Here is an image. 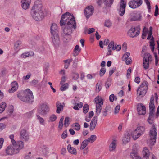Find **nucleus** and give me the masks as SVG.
Segmentation results:
<instances>
[{"label": "nucleus", "instance_id": "obj_18", "mask_svg": "<svg viewBox=\"0 0 159 159\" xmlns=\"http://www.w3.org/2000/svg\"><path fill=\"white\" fill-rule=\"evenodd\" d=\"M97 122V117L94 116L92 119L90 123V129L91 131L94 129L95 128Z\"/></svg>", "mask_w": 159, "mask_h": 159}, {"label": "nucleus", "instance_id": "obj_40", "mask_svg": "<svg viewBox=\"0 0 159 159\" xmlns=\"http://www.w3.org/2000/svg\"><path fill=\"white\" fill-rule=\"evenodd\" d=\"M72 127L74 129L77 131L79 130L80 129V125L78 123H75L73 124Z\"/></svg>", "mask_w": 159, "mask_h": 159}, {"label": "nucleus", "instance_id": "obj_57", "mask_svg": "<svg viewBox=\"0 0 159 159\" xmlns=\"http://www.w3.org/2000/svg\"><path fill=\"white\" fill-rule=\"evenodd\" d=\"M72 79L74 80H77L79 78V75L77 73H73L72 75Z\"/></svg>", "mask_w": 159, "mask_h": 159}, {"label": "nucleus", "instance_id": "obj_5", "mask_svg": "<svg viewBox=\"0 0 159 159\" xmlns=\"http://www.w3.org/2000/svg\"><path fill=\"white\" fill-rule=\"evenodd\" d=\"M96 104V112L99 115L101 112L102 106L103 105V100L102 97L99 96H97L95 98Z\"/></svg>", "mask_w": 159, "mask_h": 159}, {"label": "nucleus", "instance_id": "obj_14", "mask_svg": "<svg viewBox=\"0 0 159 159\" xmlns=\"http://www.w3.org/2000/svg\"><path fill=\"white\" fill-rule=\"evenodd\" d=\"M42 2L39 0L35 2V4L32 7V10L39 11L43 12L42 10Z\"/></svg>", "mask_w": 159, "mask_h": 159}, {"label": "nucleus", "instance_id": "obj_46", "mask_svg": "<svg viewBox=\"0 0 159 159\" xmlns=\"http://www.w3.org/2000/svg\"><path fill=\"white\" fill-rule=\"evenodd\" d=\"M37 119L39 121L40 123L42 125H44V119L39 115H36Z\"/></svg>", "mask_w": 159, "mask_h": 159}, {"label": "nucleus", "instance_id": "obj_51", "mask_svg": "<svg viewBox=\"0 0 159 159\" xmlns=\"http://www.w3.org/2000/svg\"><path fill=\"white\" fill-rule=\"evenodd\" d=\"M154 120V116H149V117L148 119V121L149 124H152Z\"/></svg>", "mask_w": 159, "mask_h": 159}, {"label": "nucleus", "instance_id": "obj_19", "mask_svg": "<svg viewBox=\"0 0 159 159\" xmlns=\"http://www.w3.org/2000/svg\"><path fill=\"white\" fill-rule=\"evenodd\" d=\"M117 145L116 140H114L110 144L109 147V150L110 152H114L116 149Z\"/></svg>", "mask_w": 159, "mask_h": 159}, {"label": "nucleus", "instance_id": "obj_32", "mask_svg": "<svg viewBox=\"0 0 159 159\" xmlns=\"http://www.w3.org/2000/svg\"><path fill=\"white\" fill-rule=\"evenodd\" d=\"M102 82L100 81H99L98 82L96 85L95 92L96 93H98L101 90Z\"/></svg>", "mask_w": 159, "mask_h": 159}, {"label": "nucleus", "instance_id": "obj_31", "mask_svg": "<svg viewBox=\"0 0 159 159\" xmlns=\"http://www.w3.org/2000/svg\"><path fill=\"white\" fill-rule=\"evenodd\" d=\"M14 84H15V85L12 86L11 88L9 90V93H13L17 89L18 87L17 83L16 82H15L12 83L11 85H13Z\"/></svg>", "mask_w": 159, "mask_h": 159}, {"label": "nucleus", "instance_id": "obj_43", "mask_svg": "<svg viewBox=\"0 0 159 159\" xmlns=\"http://www.w3.org/2000/svg\"><path fill=\"white\" fill-rule=\"evenodd\" d=\"M6 103L3 102L0 105V113H2L4 111L5 108L6 107Z\"/></svg>", "mask_w": 159, "mask_h": 159}, {"label": "nucleus", "instance_id": "obj_3", "mask_svg": "<svg viewBox=\"0 0 159 159\" xmlns=\"http://www.w3.org/2000/svg\"><path fill=\"white\" fill-rule=\"evenodd\" d=\"M17 97L21 101L26 102H32L34 98L32 91L28 89L23 93L18 94Z\"/></svg>", "mask_w": 159, "mask_h": 159}, {"label": "nucleus", "instance_id": "obj_8", "mask_svg": "<svg viewBox=\"0 0 159 159\" xmlns=\"http://www.w3.org/2000/svg\"><path fill=\"white\" fill-rule=\"evenodd\" d=\"M157 132L156 129L154 126H153L150 131V137L149 143L151 145H153L156 141Z\"/></svg>", "mask_w": 159, "mask_h": 159}, {"label": "nucleus", "instance_id": "obj_25", "mask_svg": "<svg viewBox=\"0 0 159 159\" xmlns=\"http://www.w3.org/2000/svg\"><path fill=\"white\" fill-rule=\"evenodd\" d=\"M56 112L59 114L61 111L63 110V106L61 103L60 102L58 101L56 102Z\"/></svg>", "mask_w": 159, "mask_h": 159}, {"label": "nucleus", "instance_id": "obj_60", "mask_svg": "<svg viewBox=\"0 0 159 159\" xmlns=\"http://www.w3.org/2000/svg\"><path fill=\"white\" fill-rule=\"evenodd\" d=\"M67 137V131L66 130L64 131L61 135V138L63 139L66 138Z\"/></svg>", "mask_w": 159, "mask_h": 159}, {"label": "nucleus", "instance_id": "obj_24", "mask_svg": "<svg viewBox=\"0 0 159 159\" xmlns=\"http://www.w3.org/2000/svg\"><path fill=\"white\" fill-rule=\"evenodd\" d=\"M130 139V134L129 133L125 134L123 138V142L125 144L129 142Z\"/></svg>", "mask_w": 159, "mask_h": 159}, {"label": "nucleus", "instance_id": "obj_6", "mask_svg": "<svg viewBox=\"0 0 159 159\" xmlns=\"http://www.w3.org/2000/svg\"><path fill=\"white\" fill-rule=\"evenodd\" d=\"M49 108L46 103H42L39 105L37 110L38 112L42 115H45L49 112Z\"/></svg>", "mask_w": 159, "mask_h": 159}, {"label": "nucleus", "instance_id": "obj_62", "mask_svg": "<svg viewBox=\"0 0 159 159\" xmlns=\"http://www.w3.org/2000/svg\"><path fill=\"white\" fill-rule=\"evenodd\" d=\"M21 43L20 41H17L16 42L14 45L15 47L16 48H17L20 45H21Z\"/></svg>", "mask_w": 159, "mask_h": 159}, {"label": "nucleus", "instance_id": "obj_44", "mask_svg": "<svg viewBox=\"0 0 159 159\" xmlns=\"http://www.w3.org/2000/svg\"><path fill=\"white\" fill-rule=\"evenodd\" d=\"M81 49L79 48V46L77 45L75 46L74 49L75 54L76 55H78L80 52Z\"/></svg>", "mask_w": 159, "mask_h": 159}, {"label": "nucleus", "instance_id": "obj_12", "mask_svg": "<svg viewBox=\"0 0 159 159\" xmlns=\"http://www.w3.org/2000/svg\"><path fill=\"white\" fill-rule=\"evenodd\" d=\"M94 8L91 6H88L84 10V13L87 18H89L93 13Z\"/></svg>", "mask_w": 159, "mask_h": 159}, {"label": "nucleus", "instance_id": "obj_47", "mask_svg": "<svg viewBox=\"0 0 159 159\" xmlns=\"http://www.w3.org/2000/svg\"><path fill=\"white\" fill-rule=\"evenodd\" d=\"M89 109V107L88 104H85L83 106V112L85 114L86 113L88 112Z\"/></svg>", "mask_w": 159, "mask_h": 159}, {"label": "nucleus", "instance_id": "obj_61", "mask_svg": "<svg viewBox=\"0 0 159 159\" xmlns=\"http://www.w3.org/2000/svg\"><path fill=\"white\" fill-rule=\"evenodd\" d=\"M95 74H88L87 75V77L88 79H91L93 78H94L95 77Z\"/></svg>", "mask_w": 159, "mask_h": 159}, {"label": "nucleus", "instance_id": "obj_20", "mask_svg": "<svg viewBox=\"0 0 159 159\" xmlns=\"http://www.w3.org/2000/svg\"><path fill=\"white\" fill-rule=\"evenodd\" d=\"M52 43L55 45H57L59 43V38L57 34H52Z\"/></svg>", "mask_w": 159, "mask_h": 159}, {"label": "nucleus", "instance_id": "obj_49", "mask_svg": "<svg viewBox=\"0 0 159 159\" xmlns=\"http://www.w3.org/2000/svg\"><path fill=\"white\" fill-rule=\"evenodd\" d=\"M109 100L111 102H112L114 100H116L117 98L116 96H115L114 94L111 95L109 97Z\"/></svg>", "mask_w": 159, "mask_h": 159}, {"label": "nucleus", "instance_id": "obj_30", "mask_svg": "<svg viewBox=\"0 0 159 159\" xmlns=\"http://www.w3.org/2000/svg\"><path fill=\"white\" fill-rule=\"evenodd\" d=\"M136 129V131H137L142 135L144 134L145 131V127L143 126H140L138 127Z\"/></svg>", "mask_w": 159, "mask_h": 159}, {"label": "nucleus", "instance_id": "obj_53", "mask_svg": "<svg viewBox=\"0 0 159 159\" xmlns=\"http://www.w3.org/2000/svg\"><path fill=\"white\" fill-rule=\"evenodd\" d=\"M130 53L129 52L125 53L123 56L122 58L123 61H125L127 58H129V57L130 56Z\"/></svg>", "mask_w": 159, "mask_h": 159}, {"label": "nucleus", "instance_id": "obj_23", "mask_svg": "<svg viewBox=\"0 0 159 159\" xmlns=\"http://www.w3.org/2000/svg\"><path fill=\"white\" fill-rule=\"evenodd\" d=\"M72 29H73V27L66 25L65 27L63 30V33L62 34H71L72 33Z\"/></svg>", "mask_w": 159, "mask_h": 159}, {"label": "nucleus", "instance_id": "obj_10", "mask_svg": "<svg viewBox=\"0 0 159 159\" xmlns=\"http://www.w3.org/2000/svg\"><path fill=\"white\" fill-rule=\"evenodd\" d=\"M151 61L152 56L150 54L148 53H145L143 61V64L145 69H147L149 67V62Z\"/></svg>", "mask_w": 159, "mask_h": 159}, {"label": "nucleus", "instance_id": "obj_27", "mask_svg": "<svg viewBox=\"0 0 159 159\" xmlns=\"http://www.w3.org/2000/svg\"><path fill=\"white\" fill-rule=\"evenodd\" d=\"M67 149L69 153L74 155L76 154V150L74 148L71 147L70 144H69L68 145Z\"/></svg>", "mask_w": 159, "mask_h": 159}, {"label": "nucleus", "instance_id": "obj_26", "mask_svg": "<svg viewBox=\"0 0 159 159\" xmlns=\"http://www.w3.org/2000/svg\"><path fill=\"white\" fill-rule=\"evenodd\" d=\"M63 40L64 42L66 43L68 42L71 39V34H62Z\"/></svg>", "mask_w": 159, "mask_h": 159}, {"label": "nucleus", "instance_id": "obj_16", "mask_svg": "<svg viewBox=\"0 0 159 159\" xmlns=\"http://www.w3.org/2000/svg\"><path fill=\"white\" fill-rule=\"evenodd\" d=\"M20 138L25 141H27L29 139V135L27 131L25 129H22L20 132Z\"/></svg>", "mask_w": 159, "mask_h": 159}, {"label": "nucleus", "instance_id": "obj_59", "mask_svg": "<svg viewBox=\"0 0 159 159\" xmlns=\"http://www.w3.org/2000/svg\"><path fill=\"white\" fill-rule=\"evenodd\" d=\"M120 109V105H117L115 108V111H114V113L115 114H117Z\"/></svg>", "mask_w": 159, "mask_h": 159}, {"label": "nucleus", "instance_id": "obj_29", "mask_svg": "<svg viewBox=\"0 0 159 159\" xmlns=\"http://www.w3.org/2000/svg\"><path fill=\"white\" fill-rule=\"evenodd\" d=\"M131 135L133 139L135 140L141 136L137 131H136V129L132 132Z\"/></svg>", "mask_w": 159, "mask_h": 159}, {"label": "nucleus", "instance_id": "obj_15", "mask_svg": "<svg viewBox=\"0 0 159 159\" xmlns=\"http://www.w3.org/2000/svg\"><path fill=\"white\" fill-rule=\"evenodd\" d=\"M126 5V2L125 1V0H121L119 11L120 12V15L121 16H123L125 13Z\"/></svg>", "mask_w": 159, "mask_h": 159}, {"label": "nucleus", "instance_id": "obj_1", "mask_svg": "<svg viewBox=\"0 0 159 159\" xmlns=\"http://www.w3.org/2000/svg\"><path fill=\"white\" fill-rule=\"evenodd\" d=\"M66 25L73 27L74 30L76 28V23L75 18L73 15L66 12L62 15L60 21V25Z\"/></svg>", "mask_w": 159, "mask_h": 159}, {"label": "nucleus", "instance_id": "obj_63", "mask_svg": "<svg viewBox=\"0 0 159 159\" xmlns=\"http://www.w3.org/2000/svg\"><path fill=\"white\" fill-rule=\"evenodd\" d=\"M131 68H129L127 70V75H126L127 77L128 78H129V76H130V75L131 73Z\"/></svg>", "mask_w": 159, "mask_h": 159}, {"label": "nucleus", "instance_id": "obj_2", "mask_svg": "<svg viewBox=\"0 0 159 159\" xmlns=\"http://www.w3.org/2000/svg\"><path fill=\"white\" fill-rule=\"evenodd\" d=\"M18 144H12L9 145L5 149V153L7 155H12L18 153L20 150L24 147L23 142H19Z\"/></svg>", "mask_w": 159, "mask_h": 159}, {"label": "nucleus", "instance_id": "obj_48", "mask_svg": "<svg viewBox=\"0 0 159 159\" xmlns=\"http://www.w3.org/2000/svg\"><path fill=\"white\" fill-rule=\"evenodd\" d=\"M69 118L67 117H66L65 119L64 125L66 127L68 126L69 124Z\"/></svg>", "mask_w": 159, "mask_h": 159}, {"label": "nucleus", "instance_id": "obj_35", "mask_svg": "<svg viewBox=\"0 0 159 159\" xmlns=\"http://www.w3.org/2000/svg\"><path fill=\"white\" fill-rule=\"evenodd\" d=\"M72 59H69L64 60V62L65 63L64 68L66 69H67L69 67L70 63L72 62Z\"/></svg>", "mask_w": 159, "mask_h": 159}, {"label": "nucleus", "instance_id": "obj_41", "mask_svg": "<svg viewBox=\"0 0 159 159\" xmlns=\"http://www.w3.org/2000/svg\"><path fill=\"white\" fill-rule=\"evenodd\" d=\"M9 137L11 140V144H12L13 145H14V144H18V143L19 142H22L21 141H18L16 142L14 139V135L13 134L10 135L9 136Z\"/></svg>", "mask_w": 159, "mask_h": 159}, {"label": "nucleus", "instance_id": "obj_56", "mask_svg": "<svg viewBox=\"0 0 159 159\" xmlns=\"http://www.w3.org/2000/svg\"><path fill=\"white\" fill-rule=\"evenodd\" d=\"M106 72V69L104 68H102L100 71V75L101 77Z\"/></svg>", "mask_w": 159, "mask_h": 159}, {"label": "nucleus", "instance_id": "obj_45", "mask_svg": "<svg viewBox=\"0 0 159 159\" xmlns=\"http://www.w3.org/2000/svg\"><path fill=\"white\" fill-rule=\"evenodd\" d=\"M114 41H111L109 44L108 46V49L110 48L112 49L113 50H115L116 49V47L114 46Z\"/></svg>", "mask_w": 159, "mask_h": 159}, {"label": "nucleus", "instance_id": "obj_9", "mask_svg": "<svg viewBox=\"0 0 159 159\" xmlns=\"http://www.w3.org/2000/svg\"><path fill=\"white\" fill-rule=\"evenodd\" d=\"M31 13L33 18L36 21H40L44 18L43 12H39L31 10Z\"/></svg>", "mask_w": 159, "mask_h": 159}, {"label": "nucleus", "instance_id": "obj_58", "mask_svg": "<svg viewBox=\"0 0 159 159\" xmlns=\"http://www.w3.org/2000/svg\"><path fill=\"white\" fill-rule=\"evenodd\" d=\"M38 81L35 79L33 80L30 83V84L32 86H35L38 83Z\"/></svg>", "mask_w": 159, "mask_h": 159}, {"label": "nucleus", "instance_id": "obj_36", "mask_svg": "<svg viewBox=\"0 0 159 159\" xmlns=\"http://www.w3.org/2000/svg\"><path fill=\"white\" fill-rule=\"evenodd\" d=\"M89 143V142L87 139L84 140L81 144L80 148V149L83 150L85 148Z\"/></svg>", "mask_w": 159, "mask_h": 159}, {"label": "nucleus", "instance_id": "obj_34", "mask_svg": "<svg viewBox=\"0 0 159 159\" xmlns=\"http://www.w3.org/2000/svg\"><path fill=\"white\" fill-rule=\"evenodd\" d=\"M130 157L133 159H141V158L138 155L136 152H132L130 153Z\"/></svg>", "mask_w": 159, "mask_h": 159}, {"label": "nucleus", "instance_id": "obj_22", "mask_svg": "<svg viewBox=\"0 0 159 159\" xmlns=\"http://www.w3.org/2000/svg\"><path fill=\"white\" fill-rule=\"evenodd\" d=\"M57 29V27L56 24L54 23L52 24L50 28L51 32L52 34H57L58 30Z\"/></svg>", "mask_w": 159, "mask_h": 159}, {"label": "nucleus", "instance_id": "obj_50", "mask_svg": "<svg viewBox=\"0 0 159 159\" xmlns=\"http://www.w3.org/2000/svg\"><path fill=\"white\" fill-rule=\"evenodd\" d=\"M61 84L62 85V86L60 88V89L61 91H64L65 90L68 88V84Z\"/></svg>", "mask_w": 159, "mask_h": 159}, {"label": "nucleus", "instance_id": "obj_17", "mask_svg": "<svg viewBox=\"0 0 159 159\" xmlns=\"http://www.w3.org/2000/svg\"><path fill=\"white\" fill-rule=\"evenodd\" d=\"M31 0H22L21 1V7L23 9L26 10L30 7Z\"/></svg>", "mask_w": 159, "mask_h": 159}, {"label": "nucleus", "instance_id": "obj_52", "mask_svg": "<svg viewBox=\"0 0 159 159\" xmlns=\"http://www.w3.org/2000/svg\"><path fill=\"white\" fill-rule=\"evenodd\" d=\"M145 2L146 3V4L147 6V8L148 9V11L149 12H150L151 11V6L150 5V3L149 1L148 0H144Z\"/></svg>", "mask_w": 159, "mask_h": 159}, {"label": "nucleus", "instance_id": "obj_21", "mask_svg": "<svg viewBox=\"0 0 159 159\" xmlns=\"http://www.w3.org/2000/svg\"><path fill=\"white\" fill-rule=\"evenodd\" d=\"M131 16H133L130 19V20L131 21L140 20L141 17V14L139 13H132L131 14Z\"/></svg>", "mask_w": 159, "mask_h": 159}, {"label": "nucleus", "instance_id": "obj_64", "mask_svg": "<svg viewBox=\"0 0 159 159\" xmlns=\"http://www.w3.org/2000/svg\"><path fill=\"white\" fill-rule=\"evenodd\" d=\"M127 45L126 43H124L122 46V49L125 52L127 49Z\"/></svg>", "mask_w": 159, "mask_h": 159}, {"label": "nucleus", "instance_id": "obj_39", "mask_svg": "<svg viewBox=\"0 0 159 159\" xmlns=\"http://www.w3.org/2000/svg\"><path fill=\"white\" fill-rule=\"evenodd\" d=\"M96 136L95 135H91L90 138H88L87 140L89 143L90 142L93 143L96 140Z\"/></svg>", "mask_w": 159, "mask_h": 159}, {"label": "nucleus", "instance_id": "obj_54", "mask_svg": "<svg viewBox=\"0 0 159 159\" xmlns=\"http://www.w3.org/2000/svg\"><path fill=\"white\" fill-rule=\"evenodd\" d=\"M143 155H149V152L148 149L147 148H144L143 150Z\"/></svg>", "mask_w": 159, "mask_h": 159}, {"label": "nucleus", "instance_id": "obj_4", "mask_svg": "<svg viewBox=\"0 0 159 159\" xmlns=\"http://www.w3.org/2000/svg\"><path fill=\"white\" fill-rule=\"evenodd\" d=\"M148 86V84L147 81H143L137 90V94L138 96L143 97L147 92Z\"/></svg>", "mask_w": 159, "mask_h": 159}, {"label": "nucleus", "instance_id": "obj_42", "mask_svg": "<svg viewBox=\"0 0 159 159\" xmlns=\"http://www.w3.org/2000/svg\"><path fill=\"white\" fill-rule=\"evenodd\" d=\"M112 25V22L109 20H106L104 24V26L108 28L110 27Z\"/></svg>", "mask_w": 159, "mask_h": 159}, {"label": "nucleus", "instance_id": "obj_28", "mask_svg": "<svg viewBox=\"0 0 159 159\" xmlns=\"http://www.w3.org/2000/svg\"><path fill=\"white\" fill-rule=\"evenodd\" d=\"M34 54V52L32 51L25 52L21 55V57L22 58H25L29 56H33Z\"/></svg>", "mask_w": 159, "mask_h": 159}, {"label": "nucleus", "instance_id": "obj_13", "mask_svg": "<svg viewBox=\"0 0 159 159\" xmlns=\"http://www.w3.org/2000/svg\"><path fill=\"white\" fill-rule=\"evenodd\" d=\"M137 110L138 114L139 115H144L146 113V108L145 106L141 103H139L137 105Z\"/></svg>", "mask_w": 159, "mask_h": 159}, {"label": "nucleus", "instance_id": "obj_55", "mask_svg": "<svg viewBox=\"0 0 159 159\" xmlns=\"http://www.w3.org/2000/svg\"><path fill=\"white\" fill-rule=\"evenodd\" d=\"M57 119L56 116L54 114L50 116L49 118L51 122H53L55 121Z\"/></svg>", "mask_w": 159, "mask_h": 159}, {"label": "nucleus", "instance_id": "obj_33", "mask_svg": "<svg viewBox=\"0 0 159 159\" xmlns=\"http://www.w3.org/2000/svg\"><path fill=\"white\" fill-rule=\"evenodd\" d=\"M149 109H155V105L154 104V97L152 96L150 99L149 104Z\"/></svg>", "mask_w": 159, "mask_h": 159}, {"label": "nucleus", "instance_id": "obj_11", "mask_svg": "<svg viewBox=\"0 0 159 159\" xmlns=\"http://www.w3.org/2000/svg\"><path fill=\"white\" fill-rule=\"evenodd\" d=\"M142 0H133L128 3L129 7L133 9H135L140 6L143 3Z\"/></svg>", "mask_w": 159, "mask_h": 159}, {"label": "nucleus", "instance_id": "obj_37", "mask_svg": "<svg viewBox=\"0 0 159 159\" xmlns=\"http://www.w3.org/2000/svg\"><path fill=\"white\" fill-rule=\"evenodd\" d=\"M114 0H103L104 4L107 7H110L113 3Z\"/></svg>", "mask_w": 159, "mask_h": 159}, {"label": "nucleus", "instance_id": "obj_7", "mask_svg": "<svg viewBox=\"0 0 159 159\" xmlns=\"http://www.w3.org/2000/svg\"><path fill=\"white\" fill-rule=\"evenodd\" d=\"M140 32V28L139 26L136 27L132 26L129 30L127 34L130 37L134 38L138 36Z\"/></svg>", "mask_w": 159, "mask_h": 159}, {"label": "nucleus", "instance_id": "obj_38", "mask_svg": "<svg viewBox=\"0 0 159 159\" xmlns=\"http://www.w3.org/2000/svg\"><path fill=\"white\" fill-rule=\"evenodd\" d=\"M75 106L73 107V109L76 110H78L79 108H81L83 106V103L81 102H79L78 103H75L74 104Z\"/></svg>", "mask_w": 159, "mask_h": 159}]
</instances>
